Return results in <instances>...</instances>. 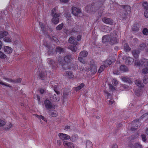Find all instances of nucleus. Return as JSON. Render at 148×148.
Instances as JSON below:
<instances>
[{"mask_svg":"<svg viewBox=\"0 0 148 148\" xmlns=\"http://www.w3.org/2000/svg\"><path fill=\"white\" fill-rule=\"evenodd\" d=\"M111 30V28L109 27L103 25L102 26L101 30L103 32L108 33Z\"/></svg>","mask_w":148,"mask_h":148,"instance_id":"b1692460","label":"nucleus"},{"mask_svg":"<svg viewBox=\"0 0 148 148\" xmlns=\"http://www.w3.org/2000/svg\"><path fill=\"white\" fill-rule=\"evenodd\" d=\"M36 97L38 100V103L40 104V97L39 95H37Z\"/></svg>","mask_w":148,"mask_h":148,"instance_id":"69168bd1","label":"nucleus"},{"mask_svg":"<svg viewBox=\"0 0 148 148\" xmlns=\"http://www.w3.org/2000/svg\"><path fill=\"white\" fill-rule=\"evenodd\" d=\"M141 137L142 141L144 142H146L147 141V139L146 138L145 135L144 134H141Z\"/></svg>","mask_w":148,"mask_h":148,"instance_id":"5fc2aeb1","label":"nucleus"},{"mask_svg":"<svg viewBox=\"0 0 148 148\" xmlns=\"http://www.w3.org/2000/svg\"><path fill=\"white\" fill-rule=\"evenodd\" d=\"M85 86L83 83H82L81 84L79 85L78 86L74 87V90L76 91H78L82 89Z\"/></svg>","mask_w":148,"mask_h":148,"instance_id":"2f4dec72","label":"nucleus"},{"mask_svg":"<svg viewBox=\"0 0 148 148\" xmlns=\"http://www.w3.org/2000/svg\"><path fill=\"white\" fill-rule=\"evenodd\" d=\"M12 127V124L10 123L8 125L6 126L5 129L6 130H8L11 128Z\"/></svg>","mask_w":148,"mask_h":148,"instance_id":"6e6d98bb","label":"nucleus"},{"mask_svg":"<svg viewBox=\"0 0 148 148\" xmlns=\"http://www.w3.org/2000/svg\"><path fill=\"white\" fill-rule=\"evenodd\" d=\"M121 79L123 82L127 83L130 84H132V81L130 79L125 77H122Z\"/></svg>","mask_w":148,"mask_h":148,"instance_id":"c85d7f7f","label":"nucleus"},{"mask_svg":"<svg viewBox=\"0 0 148 148\" xmlns=\"http://www.w3.org/2000/svg\"><path fill=\"white\" fill-rule=\"evenodd\" d=\"M122 45L123 46H129L128 45L126 42L125 41L123 42L122 43Z\"/></svg>","mask_w":148,"mask_h":148,"instance_id":"774afa93","label":"nucleus"},{"mask_svg":"<svg viewBox=\"0 0 148 148\" xmlns=\"http://www.w3.org/2000/svg\"><path fill=\"white\" fill-rule=\"evenodd\" d=\"M134 62V60L133 58L128 57L127 58L125 61V63L127 65H131Z\"/></svg>","mask_w":148,"mask_h":148,"instance_id":"393cba45","label":"nucleus"},{"mask_svg":"<svg viewBox=\"0 0 148 148\" xmlns=\"http://www.w3.org/2000/svg\"><path fill=\"white\" fill-rule=\"evenodd\" d=\"M106 67H105L103 64V65H101L98 71V73H101L104 70V69Z\"/></svg>","mask_w":148,"mask_h":148,"instance_id":"09e8293b","label":"nucleus"},{"mask_svg":"<svg viewBox=\"0 0 148 148\" xmlns=\"http://www.w3.org/2000/svg\"><path fill=\"white\" fill-rule=\"evenodd\" d=\"M115 60L114 58H108L106 60L103 62V64L105 67H107L115 62Z\"/></svg>","mask_w":148,"mask_h":148,"instance_id":"f8f14e48","label":"nucleus"},{"mask_svg":"<svg viewBox=\"0 0 148 148\" xmlns=\"http://www.w3.org/2000/svg\"><path fill=\"white\" fill-rule=\"evenodd\" d=\"M142 90L141 89L134 91L135 94L138 96L142 95Z\"/></svg>","mask_w":148,"mask_h":148,"instance_id":"37998d69","label":"nucleus"},{"mask_svg":"<svg viewBox=\"0 0 148 148\" xmlns=\"http://www.w3.org/2000/svg\"><path fill=\"white\" fill-rule=\"evenodd\" d=\"M86 148H93L92 144L90 141L88 140L86 141Z\"/></svg>","mask_w":148,"mask_h":148,"instance_id":"72a5a7b5","label":"nucleus"},{"mask_svg":"<svg viewBox=\"0 0 148 148\" xmlns=\"http://www.w3.org/2000/svg\"><path fill=\"white\" fill-rule=\"evenodd\" d=\"M54 91L56 93V94H54L53 95H51L50 99L53 101H59L60 98L59 96H60V92L56 90V89H54Z\"/></svg>","mask_w":148,"mask_h":148,"instance_id":"9d476101","label":"nucleus"},{"mask_svg":"<svg viewBox=\"0 0 148 148\" xmlns=\"http://www.w3.org/2000/svg\"><path fill=\"white\" fill-rule=\"evenodd\" d=\"M140 51L139 50H135L132 51V54L135 59L137 58L138 54L140 53Z\"/></svg>","mask_w":148,"mask_h":148,"instance_id":"c756f323","label":"nucleus"},{"mask_svg":"<svg viewBox=\"0 0 148 148\" xmlns=\"http://www.w3.org/2000/svg\"><path fill=\"white\" fill-rule=\"evenodd\" d=\"M72 13L75 16L78 17V16L82 15L80 10L75 7H73L72 8Z\"/></svg>","mask_w":148,"mask_h":148,"instance_id":"ddd939ff","label":"nucleus"},{"mask_svg":"<svg viewBox=\"0 0 148 148\" xmlns=\"http://www.w3.org/2000/svg\"><path fill=\"white\" fill-rule=\"evenodd\" d=\"M21 78H19L18 79L14 81V82L16 83H19L21 82Z\"/></svg>","mask_w":148,"mask_h":148,"instance_id":"338daca9","label":"nucleus"},{"mask_svg":"<svg viewBox=\"0 0 148 148\" xmlns=\"http://www.w3.org/2000/svg\"><path fill=\"white\" fill-rule=\"evenodd\" d=\"M49 62V63L51 67L53 69L54 68L56 65V62L53 60L52 59H48L47 62Z\"/></svg>","mask_w":148,"mask_h":148,"instance_id":"4be33fe9","label":"nucleus"},{"mask_svg":"<svg viewBox=\"0 0 148 148\" xmlns=\"http://www.w3.org/2000/svg\"><path fill=\"white\" fill-rule=\"evenodd\" d=\"M71 59V56L69 55L66 56L64 59L60 56L58 57V62L61 64L62 69L64 70H75L78 68V65L75 64H73L70 62Z\"/></svg>","mask_w":148,"mask_h":148,"instance_id":"f257e3e1","label":"nucleus"},{"mask_svg":"<svg viewBox=\"0 0 148 148\" xmlns=\"http://www.w3.org/2000/svg\"><path fill=\"white\" fill-rule=\"evenodd\" d=\"M109 88L110 90L113 91L115 90V88L113 87V86L111 84H109Z\"/></svg>","mask_w":148,"mask_h":148,"instance_id":"4d7b16f0","label":"nucleus"},{"mask_svg":"<svg viewBox=\"0 0 148 148\" xmlns=\"http://www.w3.org/2000/svg\"><path fill=\"white\" fill-rule=\"evenodd\" d=\"M47 51L48 54L49 56L52 55L53 54L59 53L60 54L64 52V50L61 47H57L56 50L53 48V47H45Z\"/></svg>","mask_w":148,"mask_h":148,"instance_id":"423d86ee","label":"nucleus"},{"mask_svg":"<svg viewBox=\"0 0 148 148\" xmlns=\"http://www.w3.org/2000/svg\"><path fill=\"white\" fill-rule=\"evenodd\" d=\"M142 5L145 10L148 9V3L147 2H143V3Z\"/></svg>","mask_w":148,"mask_h":148,"instance_id":"49530a36","label":"nucleus"},{"mask_svg":"<svg viewBox=\"0 0 148 148\" xmlns=\"http://www.w3.org/2000/svg\"><path fill=\"white\" fill-rule=\"evenodd\" d=\"M143 81L145 84H146L148 82V79L147 76H145L143 77Z\"/></svg>","mask_w":148,"mask_h":148,"instance_id":"bf43d9fd","label":"nucleus"},{"mask_svg":"<svg viewBox=\"0 0 148 148\" xmlns=\"http://www.w3.org/2000/svg\"><path fill=\"white\" fill-rule=\"evenodd\" d=\"M0 84L3 85H4L6 86L10 87V86L7 84L6 83H3V82L1 81V80H0Z\"/></svg>","mask_w":148,"mask_h":148,"instance_id":"e2e57ef3","label":"nucleus"},{"mask_svg":"<svg viewBox=\"0 0 148 148\" xmlns=\"http://www.w3.org/2000/svg\"><path fill=\"white\" fill-rule=\"evenodd\" d=\"M65 75L69 79H72L74 77V75L71 71H66L65 73Z\"/></svg>","mask_w":148,"mask_h":148,"instance_id":"a878e982","label":"nucleus"},{"mask_svg":"<svg viewBox=\"0 0 148 148\" xmlns=\"http://www.w3.org/2000/svg\"><path fill=\"white\" fill-rule=\"evenodd\" d=\"M138 134H135L133 135H132L131 137L129 138H128V140H130L131 141V140H134L137 137H138Z\"/></svg>","mask_w":148,"mask_h":148,"instance_id":"c03bdc74","label":"nucleus"},{"mask_svg":"<svg viewBox=\"0 0 148 148\" xmlns=\"http://www.w3.org/2000/svg\"><path fill=\"white\" fill-rule=\"evenodd\" d=\"M3 40L6 42H10L12 41V39L11 37H6L4 38Z\"/></svg>","mask_w":148,"mask_h":148,"instance_id":"de8ad7c7","label":"nucleus"},{"mask_svg":"<svg viewBox=\"0 0 148 148\" xmlns=\"http://www.w3.org/2000/svg\"><path fill=\"white\" fill-rule=\"evenodd\" d=\"M57 9L56 7L54 8L51 10V16L52 17V22L55 24H57L59 22L58 17L61 15V13H57Z\"/></svg>","mask_w":148,"mask_h":148,"instance_id":"0eeeda50","label":"nucleus"},{"mask_svg":"<svg viewBox=\"0 0 148 148\" xmlns=\"http://www.w3.org/2000/svg\"><path fill=\"white\" fill-rule=\"evenodd\" d=\"M110 6L111 8L113 7L114 8V6L115 7L116 6H118L119 8H123L125 11V12L124 14H120L121 16V18L122 19H124L126 17V16L130 14L131 12V8L130 6L127 5H118V4L116 3V2H113L112 1H110Z\"/></svg>","mask_w":148,"mask_h":148,"instance_id":"7ed1b4c3","label":"nucleus"},{"mask_svg":"<svg viewBox=\"0 0 148 148\" xmlns=\"http://www.w3.org/2000/svg\"><path fill=\"white\" fill-rule=\"evenodd\" d=\"M58 136L60 139L62 140H69L70 138V136L68 135L60 133L58 134Z\"/></svg>","mask_w":148,"mask_h":148,"instance_id":"4468645a","label":"nucleus"},{"mask_svg":"<svg viewBox=\"0 0 148 148\" xmlns=\"http://www.w3.org/2000/svg\"><path fill=\"white\" fill-rule=\"evenodd\" d=\"M118 37L117 32L115 31L110 34V36L108 35L104 36L102 38V41L104 43L109 42L111 45H113L118 42V40L116 38Z\"/></svg>","mask_w":148,"mask_h":148,"instance_id":"f03ea898","label":"nucleus"},{"mask_svg":"<svg viewBox=\"0 0 148 148\" xmlns=\"http://www.w3.org/2000/svg\"><path fill=\"white\" fill-rule=\"evenodd\" d=\"M139 29V25L138 24H134L133 26L132 30L133 31L137 32Z\"/></svg>","mask_w":148,"mask_h":148,"instance_id":"f704fd0d","label":"nucleus"},{"mask_svg":"<svg viewBox=\"0 0 148 148\" xmlns=\"http://www.w3.org/2000/svg\"><path fill=\"white\" fill-rule=\"evenodd\" d=\"M39 119L43 120L46 122L47 121L46 119L42 115H38L37 114L35 115Z\"/></svg>","mask_w":148,"mask_h":148,"instance_id":"a19ab883","label":"nucleus"},{"mask_svg":"<svg viewBox=\"0 0 148 148\" xmlns=\"http://www.w3.org/2000/svg\"><path fill=\"white\" fill-rule=\"evenodd\" d=\"M8 34V32L6 31L0 32V39L4 38Z\"/></svg>","mask_w":148,"mask_h":148,"instance_id":"c9c22d12","label":"nucleus"},{"mask_svg":"<svg viewBox=\"0 0 148 148\" xmlns=\"http://www.w3.org/2000/svg\"><path fill=\"white\" fill-rule=\"evenodd\" d=\"M63 144L65 148H74V144L71 142L64 141Z\"/></svg>","mask_w":148,"mask_h":148,"instance_id":"2eb2a0df","label":"nucleus"},{"mask_svg":"<svg viewBox=\"0 0 148 148\" xmlns=\"http://www.w3.org/2000/svg\"><path fill=\"white\" fill-rule=\"evenodd\" d=\"M129 146L131 148H143L142 145L139 142L133 144H130Z\"/></svg>","mask_w":148,"mask_h":148,"instance_id":"a211bd4d","label":"nucleus"},{"mask_svg":"<svg viewBox=\"0 0 148 148\" xmlns=\"http://www.w3.org/2000/svg\"><path fill=\"white\" fill-rule=\"evenodd\" d=\"M124 50L125 52H129L131 50L130 47H124Z\"/></svg>","mask_w":148,"mask_h":148,"instance_id":"13d9d810","label":"nucleus"},{"mask_svg":"<svg viewBox=\"0 0 148 148\" xmlns=\"http://www.w3.org/2000/svg\"><path fill=\"white\" fill-rule=\"evenodd\" d=\"M2 47H0V50L1 49ZM6 55L4 53L0 51V58L1 59H5L6 58Z\"/></svg>","mask_w":148,"mask_h":148,"instance_id":"a18cd8bd","label":"nucleus"},{"mask_svg":"<svg viewBox=\"0 0 148 148\" xmlns=\"http://www.w3.org/2000/svg\"><path fill=\"white\" fill-rule=\"evenodd\" d=\"M21 43V41L19 39L18 40H16L14 42V44L16 45H20Z\"/></svg>","mask_w":148,"mask_h":148,"instance_id":"603ef678","label":"nucleus"},{"mask_svg":"<svg viewBox=\"0 0 148 148\" xmlns=\"http://www.w3.org/2000/svg\"><path fill=\"white\" fill-rule=\"evenodd\" d=\"M46 74L47 73L46 72L40 73L39 74V77L41 79L44 80L45 79Z\"/></svg>","mask_w":148,"mask_h":148,"instance_id":"58836bf2","label":"nucleus"},{"mask_svg":"<svg viewBox=\"0 0 148 148\" xmlns=\"http://www.w3.org/2000/svg\"><path fill=\"white\" fill-rule=\"evenodd\" d=\"M3 49L5 53L7 54L12 53L13 50L11 47H4Z\"/></svg>","mask_w":148,"mask_h":148,"instance_id":"cd10ccee","label":"nucleus"},{"mask_svg":"<svg viewBox=\"0 0 148 148\" xmlns=\"http://www.w3.org/2000/svg\"><path fill=\"white\" fill-rule=\"evenodd\" d=\"M96 4V7H95L93 5H87L85 9L88 12H90L92 11L94 12L95 10H98L100 8L102 5L101 2H98Z\"/></svg>","mask_w":148,"mask_h":148,"instance_id":"6e6552de","label":"nucleus"},{"mask_svg":"<svg viewBox=\"0 0 148 148\" xmlns=\"http://www.w3.org/2000/svg\"><path fill=\"white\" fill-rule=\"evenodd\" d=\"M78 137L77 135L76 134H73L71 137H70V140L73 142H75L78 138Z\"/></svg>","mask_w":148,"mask_h":148,"instance_id":"7c9ffc66","label":"nucleus"},{"mask_svg":"<svg viewBox=\"0 0 148 148\" xmlns=\"http://www.w3.org/2000/svg\"><path fill=\"white\" fill-rule=\"evenodd\" d=\"M136 105L135 104H133V103H130L129 105L128 109L132 111L131 112H134L136 110Z\"/></svg>","mask_w":148,"mask_h":148,"instance_id":"5701e85b","label":"nucleus"},{"mask_svg":"<svg viewBox=\"0 0 148 148\" xmlns=\"http://www.w3.org/2000/svg\"><path fill=\"white\" fill-rule=\"evenodd\" d=\"M69 49L71 50L72 52H78L79 51V50L78 49L77 47H68Z\"/></svg>","mask_w":148,"mask_h":148,"instance_id":"e433bc0d","label":"nucleus"},{"mask_svg":"<svg viewBox=\"0 0 148 148\" xmlns=\"http://www.w3.org/2000/svg\"><path fill=\"white\" fill-rule=\"evenodd\" d=\"M144 15L145 17L148 18V9L145 10Z\"/></svg>","mask_w":148,"mask_h":148,"instance_id":"0e129e2a","label":"nucleus"},{"mask_svg":"<svg viewBox=\"0 0 148 148\" xmlns=\"http://www.w3.org/2000/svg\"><path fill=\"white\" fill-rule=\"evenodd\" d=\"M49 114L51 116L53 117H56L57 116V113L56 111L55 110H52L49 111Z\"/></svg>","mask_w":148,"mask_h":148,"instance_id":"473e14b6","label":"nucleus"},{"mask_svg":"<svg viewBox=\"0 0 148 148\" xmlns=\"http://www.w3.org/2000/svg\"><path fill=\"white\" fill-rule=\"evenodd\" d=\"M5 124V123L4 121L0 119V127L3 126Z\"/></svg>","mask_w":148,"mask_h":148,"instance_id":"680f3d73","label":"nucleus"},{"mask_svg":"<svg viewBox=\"0 0 148 148\" xmlns=\"http://www.w3.org/2000/svg\"><path fill=\"white\" fill-rule=\"evenodd\" d=\"M145 119H146L148 118V112L146 113L141 116L139 119H137L133 121L132 123V125L134 126V127H133L131 128V130L132 132L134 131L137 128L138 126H140L141 125L140 121L144 118Z\"/></svg>","mask_w":148,"mask_h":148,"instance_id":"39448f33","label":"nucleus"},{"mask_svg":"<svg viewBox=\"0 0 148 148\" xmlns=\"http://www.w3.org/2000/svg\"><path fill=\"white\" fill-rule=\"evenodd\" d=\"M89 65V67H88V70L90 71L92 74H94L95 73L97 72L96 67L92 60L90 61Z\"/></svg>","mask_w":148,"mask_h":148,"instance_id":"1a4fd4ad","label":"nucleus"},{"mask_svg":"<svg viewBox=\"0 0 148 148\" xmlns=\"http://www.w3.org/2000/svg\"><path fill=\"white\" fill-rule=\"evenodd\" d=\"M102 21L103 22L107 24L111 25L112 23V20L111 18L104 17L102 18Z\"/></svg>","mask_w":148,"mask_h":148,"instance_id":"412c9836","label":"nucleus"},{"mask_svg":"<svg viewBox=\"0 0 148 148\" xmlns=\"http://www.w3.org/2000/svg\"><path fill=\"white\" fill-rule=\"evenodd\" d=\"M45 107L47 110H50L55 108V105L53 104L51 101L48 99H46L44 101Z\"/></svg>","mask_w":148,"mask_h":148,"instance_id":"9b49d317","label":"nucleus"},{"mask_svg":"<svg viewBox=\"0 0 148 148\" xmlns=\"http://www.w3.org/2000/svg\"><path fill=\"white\" fill-rule=\"evenodd\" d=\"M64 24L62 23L61 24L57 26L56 27V29L57 30H61Z\"/></svg>","mask_w":148,"mask_h":148,"instance_id":"864d4df0","label":"nucleus"},{"mask_svg":"<svg viewBox=\"0 0 148 148\" xmlns=\"http://www.w3.org/2000/svg\"><path fill=\"white\" fill-rule=\"evenodd\" d=\"M65 16L67 18V22L68 23H70L71 22V14L69 12H66L65 13Z\"/></svg>","mask_w":148,"mask_h":148,"instance_id":"bb28decb","label":"nucleus"},{"mask_svg":"<svg viewBox=\"0 0 148 148\" xmlns=\"http://www.w3.org/2000/svg\"><path fill=\"white\" fill-rule=\"evenodd\" d=\"M120 70L123 72H126L127 71V67L125 65H121L120 67Z\"/></svg>","mask_w":148,"mask_h":148,"instance_id":"ea45409f","label":"nucleus"},{"mask_svg":"<svg viewBox=\"0 0 148 148\" xmlns=\"http://www.w3.org/2000/svg\"><path fill=\"white\" fill-rule=\"evenodd\" d=\"M105 96L108 99H111L112 96L111 94L109 93L106 90L104 92Z\"/></svg>","mask_w":148,"mask_h":148,"instance_id":"79ce46f5","label":"nucleus"},{"mask_svg":"<svg viewBox=\"0 0 148 148\" xmlns=\"http://www.w3.org/2000/svg\"><path fill=\"white\" fill-rule=\"evenodd\" d=\"M88 55V52L86 51H83L79 53V56L82 57H86Z\"/></svg>","mask_w":148,"mask_h":148,"instance_id":"4c0bfd02","label":"nucleus"},{"mask_svg":"<svg viewBox=\"0 0 148 148\" xmlns=\"http://www.w3.org/2000/svg\"><path fill=\"white\" fill-rule=\"evenodd\" d=\"M112 83L114 85L116 86L118 84V81L115 79H114L112 80Z\"/></svg>","mask_w":148,"mask_h":148,"instance_id":"052dcab7","label":"nucleus"},{"mask_svg":"<svg viewBox=\"0 0 148 148\" xmlns=\"http://www.w3.org/2000/svg\"><path fill=\"white\" fill-rule=\"evenodd\" d=\"M12 9L11 6L8 5L6 7V9L2 11V14L6 15L8 13H9V12H12Z\"/></svg>","mask_w":148,"mask_h":148,"instance_id":"dca6fc26","label":"nucleus"},{"mask_svg":"<svg viewBox=\"0 0 148 148\" xmlns=\"http://www.w3.org/2000/svg\"><path fill=\"white\" fill-rule=\"evenodd\" d=\"M83 57H80L78 58V59L79 60L84 64V66H86L85 64V60L82 58Z\"/></svg>","mask_w":148,"mask_h":148,"instance_id":"8fccbe9b","label":"nucleus"},{"mask_svg":"<svg viewBox=\"0 0 148 148\" xmlns=\"http://www.w3.org/2000/svg\"><path fill=\"white\" fill-rule=\"evenodd\" d=\"M39 25L40 26L42 33L46 36L47 35V28L46 26L41 22H39Z\"/></svg>","mask_w":148,"mask_h":148,"instance_id":"f3484780","label":"nucleus"},{"mask_svg":"<svg viewBox=\"0 0 148 148\" xmlns=\"http://www.w3.org/2000/svg\"><path fill=\"white\" fill-rule=\"evenodd\" d=\"M68 42L71 44L75 46L77 44V42L76 38L73 37H70L69 39Z\"/></svg>","mask_w":148,"mask_h":148,"instance_id":"aec40b11","label":"nucleus"},{"mask_svg":"<svg viewBox=\"0 0 148 148\" xmlns=\"http://www.w3.org/2000/svg\"><path fill=\"white\" fill-rule=\"evenodd\" d=\"M135 83L140 88H143L144 87V85L142 83L141 80L138 79L135 81Z\"/></svg>","mask_w":148,"mask_h":148,"instance_id":"6ab92c4d","label":"nucleus"},{"mask_svg":"<svg viewBox=\"0 0 148 148\" xmlns=\"http://www.w3.org/2000/svg\"><path fill=\"white\" fill-rule=\"evenodd\" d=\"M134 65L140 68L144 66L145 68L142 70V73L144 74H146L148 73V59L143 58L140 61H135Z\"/></svg>","mask_w":148,"mask_h":148,"instance_id":"20e7f679","label":"nucleus"},{"mask_svg":"<svg viewBox=\"0 0 148 148\" xmlns=\"http://www.w3.org/2000/svg\"><path fill=\"white\" fill-rule=\"evenodd\" d=\"M143 34L147 36L148 34V29L147 28H144L142 30Z\"/></svg>","mask_w":148,"mask_h":148,"instance_id":"3c124183","label":"nucleus"}]
</instances>
